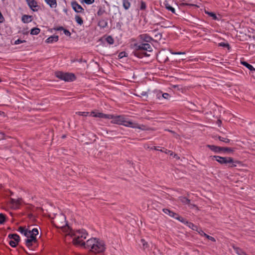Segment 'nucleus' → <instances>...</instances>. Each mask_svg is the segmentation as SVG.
Wrapping results in <instances>:
<instances>
[{
	"instance_id": "obj_6",
	"label": "nucleus",
	"mask_w": 255,
	"mask_h": 255,
	"mask_svg": "<svg viewBox=\"0 0 255 255\" xmlns=\"http://www.w3.org/2000/svg\"><path fill=\"white\" fill-rule=\"evenodd\" d=\"M73 9L76 13H84V9L76 1H72L71 3Z\"/></svg>"
},
{
	"instance_id": "obj_23",
	"label": "nucleus",
	"mask_w": 255,
	"mask_h": 255,
	"mask_svg": "<svg viewBox=\"0 0 255 255\" xmlns=\"http://www.w3.org/2000/svg\"><path fill=\"white\" fill-rule=\"evenodd\" d=\"M45 2L48 4L51 8H55L57 6V0H44Z\"/></svg>"
},
{
	"instance_id": "obj_26",
	"label": "nucleus",
	"mask_w": 255,
	"mask_h": 255,
	"mask_svg": "<svg viewBox=\"0 0 255 255\" xmlns=\"http://www.w3.org/2000/svg\"><path fill=\"white\" fill-rule=\"evenodd\" d=\"M123 6L125 10H128L130 7L131 3L128 0H122Z\"/></svg>"
},
{
	"instance_id": "obj_32",
	"label": "nucleus",
	"mask_w": 255,
	"mask_h": 255,
	"mask_svg": "<svg viewBox=\"0 0 255 255\" xmlns=\"http://www.w3.org/2000/svg\"><path fill=\"white\" fill-rule=\"evenodd\" d=\"M7 218L6 215L3 213H0V224L3 225L6 221Z\"/></svg>"
},
{
	"instance_id": "obj_20",
	"label": "nucleus",
	"mask_w": 255,
	"mask_h": 255,
	"mask_svg": "<svg viewBox=\"0 0 255 255\" xmlns=\"http://www.w3.org/2000/svg\"><path fill=\"white\" fill-rule=\"evenodd\" d=\"M179 200L182 202L184 205H193L195 206V205H192L190 204V200L186 197L180 196L179 197Z\"/></svg>"
},
{
	"instance_id": "obj_37",
	"label": "nucleus",
	"mask_w": 255,
	"mask_h": 255,
	"mask_svg": "<svg viewBox=\"0 0 255 255\" xmlns=\"http://www.w3.org/2000/svg\"><path fill=\"white\" fill-rule=\"evenodd\" d=\"M75 20L77 22V23L81 25L82 24H83V20L82 19V18L79 15H75Z\"/></svg>"
},
{
	"instance_id": "obj_34",
	"label": "nucleus",
	"mask_w": 255,
	"mask_h": 255,
	"mask_svg": "<svg viewBox=\"0 0 255 255\" xmlns=\"http://www.w3.org/2000/svg\"><path fill=\"white\" fill-rule=\"evenodd\" d=\"M76 232L81 234V236L80 237V238H83L84 239L86 238V235H88L86 231L84 229L78 230L76 231Z\"/></svg>"
},
{
	"instance_id": "obj_46",
	"label": "nucleus",
	"mask_w": 255,
	"mask_h": 255,
	"mask_svg": "<svg viewBox=\"0 0 255 255\" xmlns=\"http://www.w3.org/2000/svg\"><path fill=\"white\" fill-rule=\"evenodd\" d=\"M219 45L223 47H226L228 50H230L231 48L230 45L228 43L221 42L219 43Z\"/></svg>"
},
{
	"instance_id": "obj_54",
	"label": "nucleus",
	"mask_w": 255,
	"mask_h": 255,
	"mask_svg": "<svg viewBox=\"0 0 255 255\" xmlns=\"http://www.w3.org/2000/svg\"><path fill=\"white\" fill-rule=\"evenodd\" d=\"M26 42V41L25 40H21L20 39H18L14 42V44L17 45L22 43H25Z\"/></svg>"
},
{
	"instance_id": "obj_13",
	"label": "nucleus",
	"mask_w": 255,
	"mask_h": 255,
	"mask_svg": "<svg viewBox=\"0 0 255 255\" xmlns=\"http://www.w3.org/2000/svg\"><path fill=\"white\" fill-rule=\"evenodd\" d=\"M238 166L239 168H241L244 166V164L241 161L238 160H235L233 158V162L230 163L229 165V168H233Z\"/></svg>"
},
{
	"instance_id": "obj_41",
	"label": "nucleus",
	"mask_w": 255,
	"mask_h": 255,
	"mask_svg": "<svg viewBox=\"0 0 255 255\" xmlns=\"http://www.w3.org/2000/svg\"><path fill=\"white\" fill-rule=\"evenodd\" d=\"M217 138H218V139L220 140V141H223V142H224L226 143H228L230 142V139L227 138H225V137H222L221 136H217Z\"/></svg>"
},
{
	"instance_id": "obj_27",
	"label": "nucleus",
	"mask_w": 255,
	"mask_h": 255,
	"mask_svg": "<svg viewBox=\"0 0 255 255\" xmlns=\"http://www.w3.org/2000/svg\"><path fill=\"white\" fill-rule=\"evenodd\" d=\"M205 13L208 14L209 16L211 17L213 20H219V19L217 16L216 13H214V12L208 11L206 10H205Z\"/></svg>"
},
{
	"instance_id": "obj_43",
	"label": "nucleus",
	"mask_w": 255,
	"mask_h": 255,
	"mask_svg": "<svg viewBox=\"0 0 255 255\" xmlns=\"http://www.w3.org/2000/svg\"><path fill=\"white\" fill-rule=\"evenodd\" d=\"M146 8V4L145 2H144L143 0H141L140 1V7H139L140 10H145Z\"/></svg>"
},
{
	"instance_id": "obj_3",
	"label": "nucleus",
	"mask_w": 255,
	"mask_h": 255,
	"mask_svg": "<svg viewBox=\"0 0 255 255\" xmlns=\"http://www.w3.org/2000/svg\"><path fill=\"white\" fill-rule=\"evenodd\" d=\"M106 249V245L104 241L98 239L97 243L94 245V248L90 251L96 254H103L105 252Z\"/></svg>"
},
{
	"instance_id": "obj_5",
	"label": "nucleus",
	"mask_w": 255,
	"mask_h": 255,
	"mask_svg": "<svg viewBox=\"0 0 255 255\" xmlns=\"http://www.w3.org/2000/svg\"><path fill=\"white\" fill-rule=\"evenodd\" d=\"M97 238H91L87 241L86 242H82V247H84L86 249H90V250H92V249L94 248V245L97 243Z\"/></svg>"
},
{
	"instance_id": "obj_7",
	"label": "nucleus",
	"mask_w": 255,
	"mask_h": 255,
	"mask_svg": "<svg viewBox=\"0 0 255 255\" xmlns=\"http://www.w3.org/2000/svg\"><path fill=\"white\" fill-rule=\"evenodd\" d=\"M62 220H63V222H61L59 223V228H67V230H68L71 233V236H75V234L73 233V230L71 227L69 226L68 225L67 222L66 221V217L65 216H62Z\"/></svg>"
},
{
	"instance_id": "obj_21",
	"label": "nucleus",
	"mask_w": 255,
	"mask_h": 255,
	"mask_svg": "<svg viewBox=\"0 0 255 255\" xmlns=\"http://www.w3.org/2000/svg\"><path fill=\"white\" fill-rule=\"evenodd\" d=\"M59 39L58 35H53L49 37L45 41L46 43H51L53 42H57Z\"/></svg>"
},
{
	"instance_id": "obj_1",
	"label": "nucleus",
	"mask_w": 255,
	"mask_h": 255,
	"mask_svg": "<svg viewBox=\"0 0 255 255\" xmlns=\"http://www.w3.org/2000/svg\"><path fill=\"white\" fill-rule=\"evenodd\" d=\"M113 118L111 119L112 120L111 122L112 124L123 125L130 128H138L137 125H133L131 121L127 120V119L123 116H115L113 115Z\"/></svg>"
},
{
	"instance_id": "obj_12",
	"label": "nucleus",
	"mask_w": 255,
	"mask_h": 255,
	"mask_svg": "<svg viewBox=\"0 0 255 255\" xmlns=\"http://www.w3.org/2000/svg\"><path fill=\"white\" fill-rule=\"evenodd\" d=\"M140 40L143 42L151 43L154 41V39L147 34H142L138 36Z\"/></svg>"
},
{
	"instance_id": "obj_14",
	"label": "nucleus",
	"mask_w": 255,
	"mask_h": 255,
	"mask_svg": "<svg viewBox=\"0 0 255 255\" xmlns=\"http://www.w3.org/2000/svg\"><path fill=\"white\" fill-rule=\"evenodd\" d=\"M132 54L136 57L139 58H142L144 57H148L149 56V54L147 53L145 51H133L132 52Z\"/></svg>"
},
{
	"instance_id": "obj_25",
	"label": "nucleus",
	"mask_w": 255,
	"mask_h": 255,
	"mask_svg": "<svg viewBox=\"0 0 255 255\" xmlns=\"http://www.w3.org/2000/svg\"><path fill=\"white\" fill-rule=\"evenodd\" d=\"M17 231L21 234H23L26 238H28L27 234V229L25 227L19 226L17 229Z\"/></svg>"
},
{
	"instance_id": "obj_16",
	"label": "nucleus",
	"mask_w": 255,
	"mask_h": 255,
	"mask_svg": "<svg viewBox=\"0 0 255 255\" xmlns=\"http://www.w3.org/2000/svg\"><path fill=\"white\" fill-rule=\"evenodd\" d=\"M33 19L32 15L24 14L21 17V21L24 23H28L31 22Z\"/></svg>"
},
{
	"instance_id": "obj_22",
	"label": "nucleus",
	"mask_w": 255,
	"mask_h": 255,
	"mask_svg": "<svg viewBox=\"0 0 255 255\" xmlns=\"http://www.w3.org/2000/svg\"><path fill=\"white\" fill-rule=\"evenodd\" d=\"M241 63L249 70H250L251 72L255 71V68L247 61H241Z\"/></svg>"
},
{
	"instance_id": "obj_30",
	"label": "nucleus",
	"mask_w": 255,
	"mask_h": 255,
	"mask_svg": "<svg viewBox=\"0 0 255 255\" xmlns=\"http://www.w3.org/2000/svg\"><path fill=\"white\" fill-rule=\"evenodd\" d=\"M133 47L134 48V51H137L138 52L140 51H144V48L143 47V46H142V43H135L134 44Z\"/></svg>"
},
{
	"instance_id": "obj_31",
	"label": "nucleus",
	"mask_w": 255,
	"mask_h": 255,
	"mask_svg": "<svg viewBox=\"0 0 255 255\" xmlns=\"http://www.w3.org/2000/svg\"><path fill=\"white\" fill-rule=\"evenodd\" d=\"M234 251L238 255H243L245 253L242 249L240 248L239 247L233 246V247Z\"/></svg>"
},
{
	"instance_id": "obj_56",
	"label": "nucleus",
	"mask_w": 255,
	"mask_h": 255,
	"mask_svg": "<svg viewBox=\"0 0 255 255\" xmlns=\"http://www.w3.org/2000/svg\"><path fill=\"white\" fill-rule=\"evenodd\" d=\"M63 32L66 35V36H70L71 35V32L67 29H65L64 28V30H63Z\"/></svg>"
},
{
	"instance_id": "obj_58",
	"label": "nucleus",
	"mask_w": 255,
	"mask_h": 255,
	"mask_svg": "<svg viewBox=\"0 0 255 255\" xmlns=\"http://www.w3.org/2000/svg\"><path fill=\"white\" fill-rule=\"evenodd\" d=\"M162 97L165 99H168L169 97H170L169 94L167 93H162Z\"/></svg>"
},
{
	"instance_id": "obj_64",
	"label": "nucleus",
	"mask_w": 255,
	"mask_h": 255,
	"mask_svg": "<svg viewBox=\"0 0 255 255\" xmlns=\"http://www.w3.org/2000/svg\"><path fill=\"white\" fill-rule=\"evenodd\" d=\"M250 37H253L254 40H255V31L252 33V35L250 36Z\"/></svg>"
},
{
	"instance_id": "obj_18",
	"label": "nucleus",
	"mask_w": 255,
	"mask_h": 255,
	"mask_svg": "<svg viewBox=\"0 0 255 255\" xmlns=\"http://www.w3.org/2000/svg\"><path fill=\"white\" fill-rule=\"evenodd\" d=\"M158 31L157 29H155L152 31V33H155L154 35V41H157L158 40H160L162 38V33L160 32H157Z\"/></svg>"
},
{
	"instance_id": "obj_44",
	"label": "nucleus",
	"mask_w": 255,
	"mask_h": 255,
	"mask_svg": "<svg viewBox=\"0 0 255 255\" xmlns=\"http://www.w3.org/2000/svg\"><path fill=\"white\" fill-rule=\"evenodd\" d=\"M113 118V115L105 114L102 113L101 118L111 119Z\"/></svg>"
},
{
	"instance_id": "obj_11",
	"label": "nucleus",
	"mask_w": 255,
	"mask_h": 255,
	"mask_svg": "<svg viewBox=\"0 0 255 255\" xmlns=\"http://www.w3.org/2000/svg\"><path fill=\"white\" fill-rule=\"evenodd\" d=\"M217 161L221 164H227L233 162V157H222L219 156Z\"/></svg>"
},
{
	"instance_id": "obj_51",
	"label": "nucleus",
	"mask_w": 255,
	"mask_h": 255,
	"mask_svg": "<svg viewBox=\"0 0 255 255\" xmlns=\"http://www.w3.org/2000/svg\"><path fill=\"white\" fill-rule=\"evenodd\" d=\"M31 235L36 236L38 234V230L37 228H34L31 230Z\"/></svg>"
},
{
	"instance_id": "obj_10",
	"label": "nucleus",
	"mask_w": 255,
	"mask_h": 255,
	"mask_svg": "<svg viewBox=\"0 0 255 255\" xmlns=\"http://www.w3.org/2000/svg\"><path fill=\"white\" fill-rule=\"evenodd\" d=\"M181 222L187 225L189 228L197 232L199 231V229L197 226L194 225L193 223L188 222L186 219L183 218H181Z\"/></svg>"
},
{
	"instance_id": "obj_35",
	"label": "nucleus",
	"mask_w": 255,
	"mask_h": 255,
	"mask_svg": "<svg viewBox=\"0 0 255 255\" xmlns=\"http://www.w3.org/2000/svg\"><path fill=\"white\" fill-rule=\"evenodd\" d=\"M142 46H143L144 51H151L152 50V48L150 45L147 42L145 43H142Z\"/></svg>"
},
{
	"instance_id": "obj_38",
	"label": "nucleus",
	"mask_w": 255,
	"mask_h": 255,
	"mask_svg": "<svg viewBox=\"0 0 255 255\" xmlns=\"http://www.w3.org/2000/svg\"><path fill=\"white\" fill-rule=\"evenodd\" d=\"M140 246L143 250H145L148 247V244L147 242H146L144 239L140 240Z\"/></svg>"
},
{
	"instance_id": "obj_63",
	"label": "nucleus",
	"mask_w": 255,
	"mask_h": 255,
	"mask_svg": "<svg viewBox=\"0 0 255 255\" xmlns=\"http://www.w3.org/2000/svg\"><path fill=\"white\" fill-rule=\"evenodd\" d=\"M32 233H31V230H28L27 229V234H28V238H30L31 235Z\"/></svg>"
},
{
	"instance_id": "obj_53",
	"label": "nucleus",
	"mask_w": 255,
	"mask_h": 255,
	"mask_svg": "<svg viewBox=\"0 0 255 255\" xmlns=\"http://www.w3.org/2000/svg\"><path fill=\"white\" fill-rule=\"evenodd\" d=\"M30 238L32 241V243H37L38 240L37 239L36 236L31 235Z\"/></svg>"
},
{
	"instance_id": "obj_55",
	"label": "nucleus",
	"mask_w": 255,
	"mask_h": 255,
	"mask_svg": "<svg viewBox=\"0 0 255 255\" xmlns=\"http://www.w3.org/2000/svg\"><path fill=\"white\" fill-rule=\"evenodd\" d=\"M53 29L54 30H56V31H60V30L63 31L64 29V28L62 26H59L54 27L53 28ZM51 30H52V29ZM51 31H52V30H51Z\"/></svg>"
},
{
	"instance_id": "obj_62",
	"label": "nucleus",
	"mask_w": 255,
	"mask_h": 255,
	"mask_svg": "<svg viewBox=\"0 0 255 255\" xmlns=\"http://www.w3.org/2000/svg\"><path fill=\"white\" fill-rule=\"evenodd\" d=\"M222 124V121L221 120H218L217 121V124L218 125L219 127H220Z\"/></svg>"
},
{
	"instance_id": "obj_61",
	"label": "nucleus",
	"mask_w": 255,
	"mask_h": 255,
	"mask_svg": "<svg viewBox=\"0 0 255 255\" xmlns=\"http://www.w3.org/2000/svg\"><path fill=\"white\" fill-rule=\"evenodd\" d=\"M172 156H173L174 158H175L176 159H180V157L177 154H175V153H173V154Z\"/></svg>"
},
{
	"instance_id": "obj_9",
	"label": "nucleus",
	"mask_w": 255,
	"mask_h": 255,
	"mask_svg": "<svg viewBox=\"0 0 255 255\" xmlns=\"http://www.w3.org/2000/svg\"><path fill=\"white\" fill-rule=\"evenodd\" d=\"M162 211L164 213L168 214L169 216L175 218V219L178 220L180 222H181V218H183V217L179 216L177 213H176L168 209H165V208L163 209Z\"/></svg>"
},
{
	"instance_id": "obj_49",
	"label": "nucleus",
	"mask_w": 255,
	"mask_h": 255,
	"mask_svg": "<svg viewBox=\"0 0 255 255\" xmlns=\"http://www.w3.org/2000/svg\"><path fill=\"white\" fill-rule=\"evenodd\" d=\"M132 124L133 125H137V126L138 127V128H138V129H142V130H144L145 129V126H144L143 125H138L137 123H133V122H132Z\"/></svg>"
},
{
	"instance_id": "obj_2",
	"label": "nucleus",
	"mask_w": 255,
	"mask_h": 255,
	"mask_svg": "<svg viewBox=\"0 0 255 255\" xmlns=\"http://www.w3.org/2000/svg\"><path fill=\"white\" fill-rule=\"evenodd\" d=\"M55 76L61 80L65 82H73L76 79V77L74 74L60 71L55 72Z\"/></svg>"
},
{
	"instance_id": "obj_42",
	"label": "nucleus",
	"mask_w": 255,
	"mask_h": 255,
	"mask_svg": "<svg viewBox=\"0 0 255 255\" xmlns=\"http://www.w3.org/2000/svg\"><path fill=\"white\" fill-rule=\"evenodd\" d=\"M101 114H102V113H99V112L96 113V112H95L94 111H92V112H91L90 115L92 116V117H96V118H101Z\"/></svg>"
},
{
	"instance_id": "obj_50",
	"label": "nucleus",
	"mask_w": 255,
	"mask_h": 255,
	"mask_svg": "<svg viewBox=\"0 0 255 255\" xmlns=\"http://www.w3.org/2000/svg\"><path fill=\"white\" fill-rule=\"evenodd\" d=\"M90 114L89 112H78L76 113V114H78V115L82 116L83 117H87L88 115H89Z\"/></svg>"
},
{
	"instance_id": "obj_19",
	"label": "nucleus",
	"mask_w": 255,
	"mask_h": 255,
	"mask_svg": "<svg viewBox=\"0 0 255 255\" xmlns=\"http://www.w3.org/2000/svg\"><path fill=\"white\" fill-rule=\"evenodd\" d=\"M198 233L202 236H204L207 239H208V240L212 241V242H216V240L215 239L212 237V236H210L207 234H206V233H205L201 229H199V231H198Z\"/></svg>"
},
{
	"instance_id": "obj_28",
	"label": "nucleus",
	"mask_w": 255,
	"mask_h": 255,
	"mask_svg": "<svg viewBox=\"0 0 255 255\" xmlns=\"http://www.w3.org/2000/svg\"><path fill=\"white\" fill-rule=\"evenodd\" d=\"M80 237L79 236L77 237V238H75L73 240V243L74 245L76 246H82V242H84L82 240H80Z\"/></svg>"
},
{
	"instance_id": "obj_36",
	"label": "nucleus",
	"mask_w": 255,
	"mask_h": 255,
	"mask_svg": "<svg viewBox=\"0 0 255 255\" xmlns=\"http://www.w3.org/2000/svg\"><path fill=\"white\" fill-rule=\"evenodd\" d=\"M107 22L105 20L101 19L98 22V25L102 28H105L107 26Z\"/></svg>"
},
{
	"instance_id": "obj_60",
	"label": "nucleus",
	"mask_w": 255,
	"mask_h": 255,
	"mask_svg": "<svg viewBox=\"0 0 255 255\" xmlns=\"http://www.w3.org/2000/svg\"><path fill=\"white\" fill-rule=\"evenodd\" d=\"M219 156L218 155H212L210 156V158H211L212 159H215L216 161L218 159V157Z\"/></svg>"
},
{
	"instance_id": "obj_45",
	"label": "nucleus",
	"mask_w": 255,
	"mask_h": 255,
	"mask_svg": "<svg viewBox=\"0 0 255 255\" xmlns=\"http://www.w3.org/2000/svg\"><path fill=\"white\" fill-rule=\"evenodd\" d=\"M128 57V53L125 51H122L120 52L118 55L119 59H122L124 57Z\"/></svg>"
},
{
	"instance_id": "obj_40",
	"label": "nucleus",
	"mask_w": 255,
	"mask_h": 255,
	"mask_svg": "<svg viewBox=\"0 0 255 255\" xmlns=\"http://www.w3.org/2000/svg\"><path fill=\"white\" fill-rule=\"evenodd\" d=\"M106 41L109 44H113L114 43V39L111 35L108 36V37L106 38Z\"/></svg>"
},
{
	"instance_id": "obj_8",
	"label": "nucleus",
	"mask_w": 255,
	"mask_h": 255,
	"mask_svg": "<svg viewBox=\"0 0 255 255\" xmlns=\"http://www.w3.org/2000/svg\"><path fill=\"white\" fill-rule=\"evenodd\" d=\"M27 5L33 11H38L40 6L37 4V2L35 0H26Z\"/></svg>"
},
{
	"instance_id": "obj_52",
	"label": "nucleus",
	"mask_w": 255,
	"mask_h": 255,
	"mask_svg": "<svg viewBox=\"0 0 255 255\" xmlns=\"http://www.w3.org/2000/svg\"><path fill=\"white\" fill-rule=\"evenodd\" d=\"M9 245L12 248H15L17 246V245L16 244V243H15V242L14 240L9 241Z\"/></svg>"
},
{
	"instance_id": "obj_15",
	"label": "nucleus",
	"mask_w": 255,
	"mask_h": 255,
	"mask_svg": "<svg viewBox=\"0 0 255 255\" xmlns=\"http://www.w3.org/2000/svg\"><path fill=\"white\" fill-rule=\"evenodd\" d=\"M8 238L9 239H13L17 245L20 242V238L17 234H10L8 235Z\"/></svg>"
},
{
	"instance_id": "obj_59",
	"label": "nucleus",
	"mask_w": 255,
	"mask_h": 255,
	"mask_svg": "<svg viewBox=\"0 0 255 255\" xmlns=\"http://www.w3.org/2000/svg\"><path fill=\"white\" fill-rule=\"evenodd\" d=\"M163 152H164L165 153H166L167 154L169 153L170 156H172L173 154V151H172L171 150H167V149H165V151L163 150Z\"/></svg>"
},
{
	"instance_id": "obj_29",
	"label": "nucleus",
	"mask_w": 255,
	"mask_h": 255,
	"mask_svg": "<svg viewBox=\"0 0 255 255\" xmlns=\"http://www.w3.org/2000/svg\"><path fill=\"white\" fill-rule=\"evenodd\" d=\"M98 10L97 11V14L98 16H102L104 13H106V10H105L104 6H98Z\"/></svg>"
},
{
	"instance_id": "obj_33",
	"label": "nucleus",
	"mask_w": 255,
	"mask_h": 255,
	"mask_svg": "<svg viewBox=\"0 0 255 255\" xmlns=\"http://www.w3.org/2000/svg\"><path fill=\"white\" fill-rule=\"evenodd\" d=\"M40 32V29L38 27H33L31 29L30 34L31 35H37Z\"/></svg>"
},
{
	"instance_id": "obj_17",
	"label": "nucleus",
	"mask_w": 255,
	"mask_h": 255,
	"mask_svg": "<svg viewBox=\"0 0 255 255\" xmlns=\"http://www.w3.org/2000/svg\"><path fill=\"white\" fill-rule=\"evenodd\" d=\"M165 8L169 11H171L172 13L178 15L177 13H176L175 9L172 7L168 2L166 0L163 3Z\"/></svg>"
},
{
	"instance_id": "obj_48",
	"label": "nucleus",
	"mask_w": 255,
	"mask_h": 255,
	"mask_svg": "<svg viewBox=\"0 0 255 255\" xmlns=\"http://www.w3.org/2000/svg\"><path fill=\"white\" fill-rule=\"evenodd\" d=\"M95 1V0H81V3H85L87 4H91L93 3Z\"/></svg>"
},
{
	"instance_id": "obj_57",
	"label": "nucleus",
	"mask_w": 255,
	"mask_h": 255,
	"mask_svg": "<svg viewBox=\"0 0 255 255\" xmlns=\"http://www.w3.org/2000/svg\"><path fill=\"white\" fill-rule=\"evenodd\" d=\"M10 203L11 204H20L19 201L16 200H15V199H14L13 198H10Z\"/></svg>"
},
{
	"instance_id": "obj_47",
	"label": "nucleus",
	"mask_w": 255,
	"mask_h": 255,
	"mask_svg": "<svg viewBox=\"0 0 255 255\" xmlns=\"http://www.w3.org/2000/svg\"><path fill=\"white\" fill-rule=\"evenodd\" d=\"M91 137H92V138H93V139L91 138V141H89V142H86V143L87 144H89V143H93V142H94L95 141H96V138H97V136L96 134H91Z\"/></svg>"
},
{
	"instance_id": "obj_39",
	"label": "nucleus",
	"mask_w": 255,
	"mask_h": 255,
	"mask_svg": "<svg viewBox=\"0 0 255 255\" xmlns=\"http://www.w3.org/2000/svg\"><path fill=\"white\" fill-rule=\"evenodd\" d=\"M25 245L28 248H30L33 245V243L32 242V241L30 240V238H27V239H26L25 240Z\"/></svg>"
},
{
	"instance_id": "obj_4",
	"label": "nucleus",
	"mask_w": 255,
	"mask_h": 255,
	"mask_svg": "<svg viewBox=\"0 0 255 255\" xmlns=\"http://www.w3.org/2000/svg\"><path fill=\"white\" fill-rule=\"evenodd\" d=\"M206 146L215 153H219L221 151L230 153L233 152L235 151V148L231 147H221L210 144H207Z\"/></svg>"
},
{
	"instance_id": "obj_24",
	"label": "nucleus",
	"mask_w": 255,
	"mask_h": 255,
	"mask_svg": "<svg viewBox=\"0 0 255 255\" xmlns=\"http://www.w3.org/2000/svg\"><path fill=\"white\" fill-rule=\"evenodd\" d=\"M189 6V7L193 6V7H198V6L197 4L189 3H187V2H182V3H179L178 5L179 8H181L184 7L185 6Z\"/></svg>"
}]
</instances>
